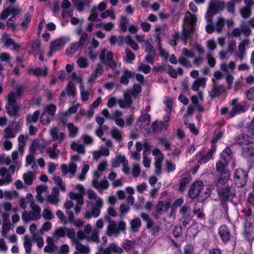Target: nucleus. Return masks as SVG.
<instances>
[{
    "mask_svg": "<svg viewBox=\"0 0 254 254\" xmlns=\"http://www.w3.org/2000/svg\"><path fill=\"white\" fill-rule=\"evenodd\" d=\"M87 195L88 198L90 200V202L88 201V203L90 204L92 209L91 211H88L85 213L84 217L87 219L92 217L97 218L100 214L101 209L104 204L103 200L91 189L87 190Z\"/></svg>",
    "mask_w": 254,
    "mask_h": 254,
    "instance_id": "nucleus-1",
    "label": "nucleus"
},
{
    "mask_svg": "<svg viewBox=\"0 0 254 254\" xmlns=\"http://www.w3.org/2000/svg\"><path fill=\"white\" fill-rule=\"evenodd\" d=\"M105 219L108 222L106 233L109 236H117L121 231H124L126 229V223L123 221H121L117 224L115 221L112 220L107 215L105 216Z\"/></svg>",
    "mask_w": 254,
    "mask_h": 254,
    "instance_id": "nucleus-2",
    "label": "nucleus"
},
{
    "mask_svg": "<svg viewBox=\"0 0 254 254\" xmlns=\"http://www.w3.org/2000/svg\"><path fill=\"white\" fill-rule=\"evenodd\" d=\"M30 206L31 210L30 211L24 210L22 214V220L25 223L37 220L41 217V208L39 206L35 203H31Z\"/></svg>",
    "mask_w": 254,
    "mask_h": 254,
    "instance_id": "nucleus-3",
    "label": "nucleus"
},
{
    "mask_svg": "<svg viewBox=\"0 0 254 254\" xmlns=\"http://www.w3.org/2000/svg\"><path fill=\"white\" fill-rule=\"evenodd\" d=\"M99 58L102 63L108 65L117 74H119V71L117 69V64L114 61L113 54L111 51L104 49L101 51Z\"/></svg>",
    "mask_w": 254,
    "mask_h": 254,
    "instance_id": "nucleus-4",
    "label": "nucleus"
},
{
    "mask_svg": "<svg viewBox=\"0 0 254 254\" xmlns=\"http://www.w3.org/2000/svg\"><path fill=\"white\" fill-rule=\"evenodd\" d=\"M243 236L248 241H252L254 236V229L251 218L246 219L244 223Z\"/></svg>",
    "mask_w": 254,
    "mask_h": 254,
    "instance_id": "nucleus-5",
    "label": "nucleus"
},
{
    "mask_svg": "<svg viewBox=\"0 0 254 254\" xmlns=\"http://www.w3.org/2000/svg\"><path fill=\"white\" fill-rule=\"evenodd\" d=\"M248 174L242 169L236 170L234 173V181L235 184L239 188L245 186L247 181Z\"/></svg>",
    "mask_w": 254,
    "mask_h": 254,
    "instance_id": "nucleus-6",
    "label": "nucleus"
},
{
    "mask_svg": "<svg viewBox=\"0 0 254 254\" xmlns=\"http://www.w3.org/2000/svg\"><path fill=\"white\" fill-rule=\"evenodd\" d=\"M203 182L202 181L194 182L189 190L190 197L194 199L198 195L200 196L201 193H202L201 190L203 189Z\"/></svg>",
    "mask_w": 254,
    "mask_h": 254,
    "instance_id": "nucleus-7",
    "label": "nucleus"
},
{
    "mask_svg": "<svg viewBox=\"0 0 254 254\" xmlns=\"http://www.w3.org/2000/svg\"><path fill=\"white\" fill-rule=\"evenodd\" d=\"M75 189L78 191V193L70 192L69 196L70 199L78 201L79 204H83V195L85 192L84 188L81 184H78L75 186Z\"/></svg>",
    "mask_w": 254,
    "mask_h": 254,
    "instance_id": "nucleus-8",
    "label": "nucleus"
},
{
    "mask_svg": "<svg viewBox=\"0 0 254 254\" xmlns=\"http://www.w3.org/2000/svg\"><path fill=\"white\" fill-rule=\"evenodd\" d=\"M250 43V39L246 38L242 40L238 45V52L235 55L238 57L240 61H242L245 59L246 54V48L249 46Z\"/></svg>",
    "mask_w": 254,
    "mask_h": 254,
    "instance_id": "nucleus-9",
    "label": "nucleus"
},
{
    "mask_svg": "<svg viewBox=\"0 0 254 254\" xmlns=\"http://www.w3.org/2000/svg\"><path fill=\"white\" fill-rule=\"evenodd\" d=\"M228 163L223 161L222 160L217 161L216 163V169L217 172L222 176H225L226 177L230 176L229 171L227 169L226 167Z\"/></svg>",
    "mask_w": 254,
    "mask_h": 254,
    "instance_id": "nucleus-10",
    "label": "nucleus"
},
{
    "mask_svg": "<svg viewBox=\"0 0 254 254\" xmlns=\"http://www.w3.org/2000/svg\"><path fill=\"white\" fill-rule=\"evenodd\" d=\"M49 131L54 141H57L59 143H61L65 138V133L63 132L59 133V129L57 127H53Z\"/></svg>",
    "mask_w": 254,
    "mask_h": 254,
    "instance_id": "nucleus-11",
    "label": "nucleus"
},
{
    "mask_svg": "<svg viewBox=\"0 0 254 254\" xmlns=\"http://www.w3.org/2000/svg\"><path fill=\"white\" fill-rule=\"evenodd\" d=\"M219 197L224 201L229 199L233 194V191L228 186L217 189Z\"/></svg>",
    "mask_w": 254,
    "mask_h": 254,
    "instance_id": "nucleus-12",
    "label": "nucleus"
},
{
    "mask_svg": "<svg viewBox=\"0 0 254 254\" xmlns=\"http://www.w3.org/2000/svg\"><path fill=\"white\" fill-rule=\"evenodd\" d=\"M0 175L1 178L0 179V186L5 184H8L12 182V176L10 173H7V169L5 168L0 169Z\"/></svg>",
    "mask_w": 254,
    "mask_h": 254,
    "instance_id": "nucleus-13",
    "label": "nucleus"
},
{
    "mask_svg": "<svg viewBox=\"0 0 254 254\" xmlns=\"http://www.w3.org/2000/svg\"><path fill=\"white\" fill-rule=\"evenodd\" d=\"M24 90V87L20 86L17 88L15 92H10L8 95V103L16 104V99L20 97Z\"/></svg>",
    "mask_w": 254,
    "mask_h": 254,
    "instance_id": "nucleus-14",
    "label": "nucleus"
},
{
    "mask_svg": "<svg viewBox=\"0 0 254 254\" xmlns=\"http://www.w3.org/2000/svg\"><path fill=\"white\" fill-rule=\"evenodd\" d=\"M59 190L57 187H54L50 194L47 195L46 200L51 204L57 205L60 201Z\"/></svg>",
    "mask_w": 254,
    "mask_h": 254,
    "instance_id": "nucleus-15",
    "label": "nucleus"
},
{
    "mask_svg": "<svg viewBox=\"0 0 254 254\" xmlns=\"http://www.w3.org/2000/svg\"><path fill=\"white\" fill-rule=\"evenodd\" d=\"M218 232L222 241L226 243L230 240L231 234L230 232L226 225H223L219 227Z\"/></svg>",
    "mask_w": 254,
    "mask_h": 254,
    "instance_id": "nucleus-16",
    "label": "nucleus"
},
{
    "mask_svg": "<svg viewBox=\"0 0 254 254\" xmlns=\"http://www.w3.org/2000/svg\"><path fill=\"white\" fill-rule=\"evenodd\" d=\"M92 185L100 193H102L104 190H107L109 187V184L106 179L102 180L101 181H92Z\"/></svg>",
    "mask_w": 254,
    "mask_h": 254,
    "instance_id": "nucleus-17",
    "label": "nucleus"
},
{
    "mask_svg": "<svg viewBox=\"0 0 254 254\" xmlns=\"http://www.w3.org/2000/svg\"><path fill=\"white\" fill-rule=\"evenodd\" d=\"M225 91V88L222 85H217L214 82L212 85V88L209 92V96L211 98H215L219 97L222 93Z\"/></svg>",
    "mask_w": 254,
    "mask_h": 254,
    "instance_id": "nucleus-18",
    "label": "nucleus"
},
{
    "mask_svg": "<svg viewBox=\"0 0 254 254\" xmlns=\"http://www.w3.org/2000/svg\"><path fill=\"white\" fill-rule=\"evenodd\" d=\"M2 40L4 42L5 46L8 47H12V49L14 50H19L20 45L15 43L13 39L9 37V35L7 33H4L2 35Z\"/></svg>",
    "mask_w": 254,
    "mask_h": 254,
    "instance_id": "nucleus-19",
    "label": "nucleus"
},
{
    "mask_svg": "<svg viewBox=\"0 0 254 254\" xmlns=\"http://www.w3.org/2000/svg\"><path fill=\"white\" fill-rule=\"evenodd\" d=\"M138 126L145 127L150 124V116L148 113L144 114V111H141V115L136 122Z\"/></svg>",
    "mask_w": 254,
    "mask_h": 254,
    "instance_id": "nucleus-20",
    "label": "nucleus"
},
{
    "mask_svg": "<svg viewBox=\"0 0 254 254\" xmlns=\"http://www.w3.org/2000/svg\"><path fill=\"white\" fill-rule=\"evenodd\" d=\"M243 156L251 163L254 162V148L251 146L243 148Z\"/></svg>",
    "mask_w": 254,
    "mask_h": 254,
    "instance_id": "nucleus-21",
    "label": "nucleus"
},
{
    "mask_svg": "<svg viewBox=\"0 0 254 254\" xmlns=\"http://www.w3.org/2000/svg\"><path fill=\"white\" fill-rule=\"evenodd\" d=\"M236 142L241 145H248L253 142V138L245 133H241L236 137Z\"/></svg>",
    "mask_w": 254,
    "mask_h": 254,
    "instance_id": "nucleus-22",
    "label": "nucleus"
},
{
    "mask_svg": "<svg viewBox=\"0 0 254 254\" xmlns=\"http://www.w3.org/2000/svg\"><path fill=\"white\" fill-rule=\"evenodd\" d=\"M37 192L36 198L39 202L42 203L44 201V197L43 193H44L45 195L48 193V188L45 185H40L37 186L36 188Z\"/></svg>",
    "mask_w": 254,
    "mask_h": 254,
    "instance_id": "nucleus-23",
    "label": "nucleus"
},
{
    "mask_svg": "<svg viewBox=\"0 0 254 254\" xmlns=\"http://www.w3.org/2000/svg\"><path fill=\"white\" fill-rule=\"evenodd\" d=\"M47 245L44 247V251L45 253L52 254L55 251L58 250V247L55 245L54 239L50 237H48L46 240Z\"/></svg>",
    "mask_w": 254,
    "mask_h": 254,
    "instance_id": "nucleus-24",
    "label": "nucleus"
},
{
    "mask_svg": "<svg viewBox=\"0 0 254 254\" xmlns=\"http://www.w3.org/2000/svg\"><path fill=\"white\" fill-rule=\"evenodd\" d=\"M104 72V69L102 65L100 64H98L92 73L91 74L89 79L90 82L94 81L96 78L101 76Z\"/></svg>",
    "mask_w": 254,
    "mask_h": 254,
    "instance_id": "nucleus-25",
    "label": "nucleus"
},
{
    "mask_svg": "<svg viewBox=\"0 0 254 254\" xmlns=\"http://www.w3.org/2000/svg\"><path fill=\"white\" fill-rule=\"evenodd\" d=\"M247 108L244 104L241 103L238 104L233 106L229 112L230 117H234L236 114L244 112L246 111Z\"/></svg>",
    "mask_w": 254,
    "mask_h": 254,
    "instance_id": "nucleus-26",
    "label": "nucleus"
},
{
    "mask_svg": "<svg viewBox=\"0 0 254 254\" xmlns=\"http://www.w3.org/2000/svg\"><path fill=\"white\" fill-rule=\"evenodd\" d=\"M110 154L109 149L106 147H102L99 150L94 151L92 153L94 160H98L102 156H107Z\"/></svg>",
    "mask_w": 254,
    "mask_h": 254,
    "instance_id": "nucleus-27",
    "label": "nucleus"
},
{
    "mask_svg": "<svg viewBox=\"0 0 254 254\" xmlns=\"http://www.w3.org/2000/svg\"><path fill=\"white\" fill-rule=\"evenodd\" d=\"M22 178L26 185L31 186L35 180L36 176L33 172L29 171L23 174Z\"/></svg>",
    "mask_w": 254,
    "mask_h": 254,
    "instance_id": "nucleus-28",
    "label": "nucleus"
},
{
    "mask_svg": "<svg viewBox=\"0 0 254 254\" xmlns=\"http://www.w3.org/2000/svg\"><path fill=\"white\" fill-rule=\"evenodd\" d=\"M135 73L127 69H126L124 71V74L121 77L120 82L122 84L127 85L128 83V79L133 77Z\"/></svg>",
    "mask_w": 254,
    "mask_h": 254,
    "instance_id": "nucleus-29",
    "label": "nucleus"
},
{
    "mask_svg": "<svg viewBox=\"0 0 254 254\" xmlns=\"http://www.w3.org/2000/svg\"><path fill=\"white\" fill-rule=\"evenodd\" d=\"M170 207V203L167 201H160L156 205V211L159 214L166 212Z\"/></svg>",
    "mask_w": 254,
    "mask_h": 254,
    "instance_id": "nucleus-30",
    "label": "nucleus"
},
{
    "mask_svg": "<svg viewBox=\"0 0 254 254\" xmlns=\"http://www.w3.org/2000/svg\"><path fill=\"white\" fill-rule=\"evenodd\" d=\"M127 161L124 155H119L117 156L112 160V166L113 168L119 167L120 165H125V163Z\"/></svg>",
    "mask_w": 254,
    "mask_h": 254,
    "instance_id": "nucleus-31",
    "label": "nucleus"
},
{
    "mask_svg": "<svg viewBox=\"0 0 254 254\" xmlns=\"http://www.w3.org/2000/svg\"><path fill=\"white\" fill-rule=\"evenodd\" d=\"M206 85V78L200 77L197 78L192 83L191 89L193 91H198L200 87L204 88Z\"/></svg>",
    "mask_w": 254,
    "mask_h": 254,
    "instance_id": "nucleus-32",
    "label": "nucleus"
},
{
    "mask_svg": "<svg viewBox=\"0 0 254 254\" xmlns=\"http://www.w3.org/2000/svg\"><path fill=\"white\" fill-rule=\"evenodd\" d=\"M40 112L39 110L36 111L33 114H29L26 116V125H31L32 123H36L39 119Z\"/></svg>",
    "mask_w": 254,
    "mask_h": 254,
    "instance_id": "nucleus-33",
    "label": "nucleus"
},
{
    "mask_svg": "<svg viewBox=\"0 0 254 254\" xmlns=\"http://www.w3.org/2000/svg\"><path fill=\"white\" fill-rule=\"evenodd\" d=\"M72 243L75 245L76 250L81 254H88L89 253L90 249L89 247L80 243L78 239L72 240Z\"/></svg>",
    "mask_w": 254,
    "mask_h": 254,
    "instance_id": "nucleus-34",
    "label": "nucleus"
},
{
    "mask_svg": "<svg viewBox=\"0 0 254 254\" xmlns=\"http://www.w3.org/2000/svg\"><path fill=\"white\" fill-rule=\"evenodd\" d=\"M218 12V8L216 4L214 3H211L209 5L208 10L206 13V19L211 21L214 15Z\"/></svg>",
    "mask_w": 254,
    "mask_h": 254,
    "instance_id": "nucleus-35",
    "label": "nucleus"
},
{
    "mask_svg": "<svg viewBox=\"0 0 254 254\" xmlns=\"http://www.w3.org/2000/svg\"><path fill=\"white\" fill-rule=\"evenodd\" d=\"M236 66L235 63L234 62H230L228 64L223 63L220 65L221 70L227 74L232 72Z\"/></svg>",
    "mask_w": 254,
    "mask_h": 254,
    "instance_id": "nucleus-36",
    "label": "nucleus"
},
{
    "mask_svg": "<svg viewBox=\"0 0 254 254\" xmlns=\"http://www.w3.org/2000/svg\"><path fill=\"white\" fill-rule=\"evenodd\" d=\"M62 44V41L60 40H56L51 42L50 46V50L48 53L49 57H51L53 55V53L59 50Z\"/></svg>",
    "mask_w": 254,
    "mask_h": 254,
    "instance_id": "nucleus-37",
    "label": "nucleus"
},
{
    "mask_svg": "<svg viewBox=\"0 0 254 254\" xmlns=\"http://www.w3.org/2000/svg\"><path fill=\"white\" fill-rule=\"evenodd\" d=\"M6 113L10 116H15L18 113V108L16 104L8 103L6 106Z\"/></svg>",
    "mask_w": 254,
    "mask_h": 254,
    "instance_id": "nucleus-38",
    "label": "nucleus"
},
{
    "mask_svg": "<svg viewBox=\"0 0 254 254\" xmlns=\"http://www.w3.org/2000/svg\"><path fill=\"white\" fill-rule=\"evenodd\" d=\"M74 4L77 7L79 11H82L84 9V6L87 4L90 3L92 0H72Z\"/></svg>",
    "mask_w": 254,
    "mask_h": 254,
    "instance_id": "nucleus-39",
    "label": "nucleus"
},
{
    "mask_svg": "<svg viewBox=\"0 0 254 254\" xmlns=\"http://www.w3.org/2000/svg\"><path fill=\"white\" fill-rule=\"evenodd\" d=\"M67 128L68 130V136L70 138L75 137L78 132V128L73 124L69 123L67 124Z\"/></svg>",
    "mask_w": 254,
    "mask_h": 254,
    "instance_id": "nucleus-40",
    "label": "nucleus"
},
{
    "mask_svg": "<svg viewBox=\"0 0 254 254\" xmlns=\"http://www.w3.org/2000/svg\"><path fill=\"white\" fill-rule=\"evenodd\" d=\"M231 150L229 147H226L220 154V160L228 163L231 159Z\"/></svg>",
    "mask_w": 254,
    "mask_h": 254,
    "instance_id": "nucleus-41",
    "label": "nucleus"
},
{
    "mask_svg": "<svg viewBox=\"0 0 254 254\" xmlns=\"http://www.w3.org/2000/svg\"><path fill=\"white\" fill-rule=\"evenodd\" d=\"M65 91L68 96L72 97L75 96L76 93V89L73 83L69 82L65 88Z\"/></svg>",
    "mask_w": 254,
    "mask_h": 254,
    "instance_id": "nucleus-42",
    "label": "nucleus"
},
{
    "mask_svg": "<svg viewBox=\"0 0 254 254\" xmlns=\"http://www.w3.org/2000/svg\"><path fill=\"white\" fill-rule=\"evenodd\" d=\"M130 229L132 232H137L141 225L140 219L137 217L132 219L130 222Z\"/></svg>",
    "mask_w": 254,
    "mask_h": 254,
    "instance_id": "nucleus-43",
    "label": "nucleus"
},
{
    "mask_svg": "<svg viewBox=\"0 0 254 254\" xmlns=\"http://www.w3.org/2000/svg\"><path fill=\"white\" fill-rule=\"evenodd\" d=\"M71 149L80 154H84L85 153V149L84 146L82 144L78 143L76 142H73L71 144Z\"/></svg>",
    "mask_w": 254,
    "mask_h": 254,
    "instance_id": "nucleus-44",
    "label": "nucleus"
},
{
    "mask_svg": "<svg viewBox=\"0 0 254 254\" xmlns=\"http://www.w3.org/2000/svg\"><path fill=\"white\" fill-rule=\"evenodd\" d=\"M109 41L111 45H115L116 43L119 46H122L125 41V38L123 36H115L114 35L111 36L109 38Z\"/></svg>",
    "mask_w": 254,
    "mask_h": 254,
    "instance_id": "nucleus-45",
    "label": "nucleus"
},
{
    "mask_svg": "<svg viewBox=\"0 0 254 254\" xmlns=\"http://www.w3.org/2000/svg\"><path fill=\"white\" fill-rule=\"evenodd\" d=\"M53 179L61 191L64 192L66 191L65 185L64 183H63L62 178L60 176L55 175L53 177Z\"/></svg>",
    "mask_w": 254,
    "mask_h": 254,
    "instance_id": "nucleus-46",
    "label": "nucleus"
},
{
    "mask_svg": "<svg viewBox=\"0 0 254 254\" xmlns=\"http://www.w3.org/2000/svg\"><path fill=\"white\" fill-rule=\"evenodd\" d=\"M225 25V19L222 17H219L218 20L215 24V29L218 33L222 32L223 28Z\"/></svg>",
    "mask_w": 254,
    "mask_h": 254,
    "instance_id": "nucleus-47",
    "label": "nucleus"
},
{
    "mask_svg": "<svg viewBox=\"0 0 254 254\" xmlns=\"http://www.w3.org/2000/svg\"><path fill=\"white\" fill-rule=\"evenodd\" d=\"M125 42L128 44L134 50H138L139 46L131 38L130 36L128 35L125 37Z\"/></svg>",
    "mask_w": 254,
    "mask_h": 254,
    "instance_id": "nucleus-48",
    "label": "nucleus"
},
{
    "mask_svg": "<svg viewBox=\"0 0 254 254\" xmlns=\"http://www.w3.org/2000/svg\"><path fill=\"white\" fill-rule=\"evenodd\" d=\"M167 128V126L163 122H155L152 124V129L154 132H158L164 128L166 130Z\"/></svg>",
    "mask_w": 254,
    "mask_h": 254,
    "instance_id": "nucleus-49",
    "label": "nucleus"
},
{
    "mask_svg": "<svg viewBox=\"0 0 254 254\" xmlns=\"http://www.w3.org/2000/svg\"><path fill=\"white\" fill-rule=\"evenodd\" d=\"M81 100L83 102L87 101L89 99V92L84 89L82 84L79 86Z\"/></svg>",
    "mask_w": 254,
    "mask_h": 254,
    "instance_id": "nucleus-50",
    "label": "nucleus"
},
{
    "mask_svg": "<svg viewBox=\"0 0 254 254\" xmlns=\"http://www.w3.org/2000/svg\"><path fill=\"white\" fill-rule=\"evenodd\" d=\"M23 245L26 253L27 254H30L31 251L32 243L28 236H25L24 237Z\"/></svg>",
    "mask_w": 254,
    "mask_h": 254,
    "instance_id": "nucleus-51",
    "label": "nucleus"
},
{
    "mask_svg": "<svg viewBox=\"0 0 254 254\" xmlns=\"http://www.w3.org/2000/svg\"><path fill=\"white\" fill-rule=\"evenodd\" d=\"M100 16L103 19L106 18L108 17H110V18L113 20L116 18L115 11L113 8L106 10L105 11L102 12Z\"/></svg>",
    "mask_w": 254,
    "mask_h": 254,
    "instance_id": "nucleus-52",
    "label": "nucleus"
},
{
    "mask_svg": "<svg viewBox=\"0 0 254 254\" xmlns=\"http://www.w3.org/2000/svg\"><path fill=\"white\" fill-rule=\"evenodd\" d=\"M56 109V106L55 104H51L46 106L44 112L53 118L55 115Z\"/></svg>",
    "mask_w": 254,
    "mask_h": 254,
    "instance_id": "nucleus-53",
    "label": "nucleus"
},
{
    "mask_svg": "<svg viewBox=\"0 0 254 254\" xmlns=\"http://www.w3.org/2000/svg\"><path fill=\"white\" fill-rule=\"evenodd\" d=\"M135 243L128 240H126L122 245V248L127 252H128L134 248Z\"/></svg>",
    "mask_w": 254,
    "mask_h": 254,
    "instance_id": "nucleus-54",
    "label": "nucleus"
},
{
    "mask_svg": "<svg viewBox=\"0 0 254 254\" xmlns=\"http://www.w3.org/2000/svg\"><path fill=\"white\" fill-rule=\"evenodd\" d=\"M40 122L43 125H49L51 122V120H53V118L49 116L48 114L46 113V112H43L40 117Z\"/></svg>",
    "mask_w": 254,
    "mask_h": 254,
    "instance_id": "nucleus-55",
    "label": "nucleus"
},
{
    "mask_svg": "<svg viewBox=\"0 0 254 254\" xmlns=\"http://www.w3.org/2000/svg\"><path fill=\"white\" fill-rule=\"evenodd\" d=\"M81 47H82V46H81L77 42L72 43L70 45V47L66 50V53L67 55L75 53L77 51L79 48Z\"/></svg>",
    "mask_w": 254,
    "mask_h": 254,
    "instance_id": "nucleus-56",
    "label": "nucleus"
},
{
    "mask_svg": "<svg viewBox=\"0 0 254 254\" xmlns=\"http://www.w3.org/2000/svg\"><path fill=\"white\" fill-rule=\"evenodd\" d=\"M98 17V13L97 12V8H95V6H93L91 9L90 14L88 17V20L89 21H96Z\"/></svg>",
    "mask_w": 254,
    "mask_h": 254,
    "instance_id": "nucleus-57",
    "label": "nucleus"
},
{
    "mask_svg": "<svg viewBox=\"0 0 254 254\" xmlns=\"http://www.w3.org/2000/svg\"><path fill=\"white\" fill-rule=\"evenodd\" d=\"M153 155L155 157V162H162L164 160V155L161 151L158 149H155L152 152Z\"/></svg>",
    "mask_w": 254,
    "mask_h": 254,
    "instance_id": "nucleus-58",
    "label": "nucleus"
},
{
    "mask_svg": "<svg viewBox=\"0 0 254 254\" xmlns=\"http://www.w3.org/2000/svg\"><path fill=\"white\" fill-rule=\"evenodd\" d=\"M229 177H226L225 176H222L215 182V185L218 189L222 188V186L225 185Z\"/></svg>",
    "mask_w": 254,
    "mask_h": 254,
    "instance_id": "nucleus-59",
    "label": "nucleus"
},
{
    "mask_svg": "<svg viewBox=\"0 0 254 254\" xmlns=\"http://www.w3.org/2000/svg\"><path fill=\"white\" fill-rule=\"evenodd\" d=\"M178 62L181 65L187 68H191L192 67L190 61L183 56L179 57Z\"/></svg>",
    "mask_w": 254,
    "mask_h": 254,
    "instance_id": "nucleus-60",
    "label": "nucleus"
},
{
    "mask_svg": "<svg viewBox=\"0 0 254 254\" xmlns=\"http://www.w3.org/2000/svg\"><path fill=\"white\" fill-rule=\"evenodd\" d=\"M3 132L4 133V137L5 138H13L15 136L16 132L14 129L10 127H6Z\"/></svg>",
    "mask_w": 254,
    "mask_h": 254,
    "instance_id": "nucleus-61",
    "label": "nucleus"
},
{
    "mask_svg": "<svg viewBox=\"0 0 254 254\" xmlns=\"http://www.w3.org/2000/svg\"><path fill=\"white\" fill-rule=\"evenodd\" d=\"M207 64L210 67H214L216 64V60L211 53H207L206 55Z\"/></svg>",
    "mask_w": 254,
    "mask_h": 254,
    "instance_id": "nucleus-62",
    "label": "nucleus"
},
{
    "mask_svg": "<svg viewBox=\"0 0 254 254\" xmlns=\"http://www.w3.org/2000/svg\"><path fill=\"white\" fill-rule=\"evenodd\" d=\"M111 134L113 138L118 141H121L122 139V134L119 130L114 127L111 130Z\"/></svg>",
    "mask_w": 254,
    "mask_h": 254,
    "instance_id": "nucleus-63",
    "label": "nucleus"
},
{
    "mask_svg": "<svg viewBox=\"0 0 254 254\" xmlns=\"http://www.w3.org/2000/svg\"><path fill=\"white\" fill-rule=\"evenodd\" d=\"M134 97H136L137 95L141 92V87L139 84H134L132 90L127 91Z\"/></svg>",
    "mask_w": 254,
    "mask_h": 254,
    "instance_id": "nucleus-64",
    "label": "nucleus"
}]
</instances>
